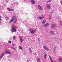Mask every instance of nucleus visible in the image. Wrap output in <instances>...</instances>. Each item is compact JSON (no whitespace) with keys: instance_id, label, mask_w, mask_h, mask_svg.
<instances>
[{"instance_id":"nucleus-1","label":"nucleus","mask_w":62,"mask_h":62,"mask_svg":"<svg viewBox=\"0 0 62 62\" xmlns=\"http://www.w3.org/2000/svg\"><path fill=\"white\" fill-rule=\"evenodd\" d=\"M14 21V23H16V22H17V19L16 18V16H13L12 17V18L11 19V20H10L9 21V23H12V22H13V21Z\"/></svg>"},{"instance_id":"nucleus-2","label":"nucleus","mask_w":62,"mask_h":62,"mask_svg":"<svg viewBox=\"0 0 62 62\" xmlns=\"http://www.w3.org/2000/svg\"><path fill=\"white\" fill-rule=\"evenodd\" d=\"M17 26L14 24H13L12 27V30L11 31L12 32H15L16 31L17 29Z\"/></svg>"},{"instance_id":"nucleus-3","label":"nucleus","mask_w":62,"mask_h":62,"mask_svg":"<svg viewBox=\"0 0 62 62\" xmlns=\"http://www.w3.org/2000/svg\"><path fill=\"white\" fill-rule=\"evenodd\" d=\"M30 31L31 33V34H33L34 33H35L37 31V30H33L32 28L30 29Z\"/></svg>"},{"instance_id":"nucleus-4","label":"nucleus","mask_w":62,"mask_h":62,"mask_svg":"<svg viewBox=\"0 0 62 62\" xmlns=\"http://www.w3.org/2000/svg\"><path fill=\"white\" fill-rule=\"evenodd\" d=\"M46 7L48 9H50L51 8V5L49 4L46 5Z\"/></svg>"},{"instance_id":"nucleus-5","label":"nucleus","mask_w":62,"mask_h":62,"mask_svg":"<svg viewBox=\"0 0 62 62\" xmlns=\"http://www.w3.org/2000/svg\"><path fill=\"white\" fill-rule=\"evenodd\" d=\"M38 6L39 10H42V8L41 7V6H40V5H38Z\"/></svg>"},{"instance_id":"nucleus-6","label":"nucleus","mask_w":62,"mask_h":62,"mask_svg":"<svg viewBox=\"0 0 62 62\" xmlns=\"http://www.w3.org/2000/svg\"><path fill=\"white\" fill-rule=\"evenodd\" d=\"M7 9L8 11H14V9H10V8H8Z\"/></svg>"},{"instance_id":"nucleus-7","label":"nucleus","mask_w":62,"mask_h":62,"mask_svg":"<svg viewBox=\"0 0 62 62\" xmlns=\"http://www.w3.org/2000/svg\"><path fill=\"white\" fill-rule=\"evenodd\" d=\"M43 48L45 50H46L47 51H49V49L48 48H47V47H46L44 46L43 47Z\"/></svg>"},{"instance_id":"nucleus-8","label":"nucleus","mask_w":62,"mask_h":62,"mask_svg":"<svg viewBox=\"0 0 62 62\" xmlns=\"http://www.w3.org/2000/svg\"><path fill=\"white\" fill-rule=\"evenodd\" d=\"M44 16H39L38 17V18L39 19V20H42V19H44Z\"/></svg>"},{"instance_id":"nucleus-9","label":"nucleus","mask_w":62,"mask_h":62,"mask_svg":"<svg viewBox=\"0 0 62 62\" xmlns=\"http://www.w3.org/2000/svg\"><path fill=\"white\" fill-rule=\"evenodd\" d=\"M56 26L55 24H53L52 25V27L53 28H54L56 27Z\"/></svg>"},{"instance_id":"nucleus-10","label":"nucleus","mask_w":62,"mask_h":62,"mask_svg":"<svg viewBox=\"0 0 62 62\" xmlns=\"http://www.w3.org/2000/svg\"><path fill=\"white\" fill-rule=\"evenodd\" d=\"M49 25V24L48 23H46V24H44L43 25V26L45 27V26H48Z\"/></svg>"},{"instance_id":"nucleus-11","label":"nucleus","mask_w":62,"mask_h":62,"mask_svg":"<svg viewBox=\"0 0 62 62\" xmlns=\"http://www.w3.org/2000/svg\"><path fill=\"white\" fill-rule=\"evenodd\" d=\"M4 53H2L0 57V58L1 59H2V58H3V56H4Z\"/></svg>"},{"instance_id":"nucleus-12","label":"nucleus","mask_w":62,"mask_h":62,"mask_svg":"<svg viewBox=\"0 0 62 62\" xmlns=\"http://www.w3.org/2000/svg\"><path fill=\"white\" fill-rule=\"evenodd\" d=\"M31 2L32 4H35V1L34 0H31Z\"/></svg>"},{"instance_id":"nucleus-13","label":"nucleus","mask_w":62,"mask_h":62,"mask_svg":"<svg viewBox=\"0 0 62 62\" xmlns=\"http://www.w3.org/2000/svg\"><path fill=\"white\" fill-rule=\"evenodd\" d=\"M61 19H59L58 17H57L56 19V21H61Z\"/></svg>"},{"instance_id":"nucleus-14","label":"nucleus","mask_w":62,"mask_h":62,"mask_svg":"<svg viewBox=\"0 0 62 62\" xmlns=\"http://www.w3.org/2000/svg\"><path fill=\"white\" fill-rule=\"evenodd\" d=\"M20 42L21 43H22L23 42V39L22 38H21V37H20Z\"/></svg>"},{"instance_id":"nucleus-15","label":"nucleus","mask_w":62,"mask_h":62,"mask_svg":"<svg viewBox=\"0 0 62 62\" xmlns=\"http://www.w3.org/2000/svg\"><path fill=\"white\" fill-rule=\"evenodd\" d=\"M46 22V20H43V21H42V24H44L45 23V22Z\"/></svg>"},{"instance_id":"nucleus-16","label":"nucleus","mask_w":62,"mask_h":62,"mask_svg":"<svg viewBox=\"0 0 62 62\" xmlns=\"http://www.w3.org/2000/svg\"><path fill=\"white\" fill-rule=\"evenodd\" d=\"M49 58H50V60L51 61V62H53V60H52V58L51 57V56H49Z\"/></svg>"},{"instance_id":"nucleus-17","label":"nucleus","mask_w":62,"mask_h":62,"mask_svg":"<svg viewBox=\"0 0 62 62\" xmlns=\"http://www.w3.org/2000/svg\"><path fill=\"white\" fill-rule=\"evenodd\" d=\"M46 57H47V54H45L44 55V58H46Z\"/></svg>"},{"instance_id":"nucleus-18","label":"nucleus","mask_w":62,"mask_h":62,"mask_svg":"<svg viewBox=\"0 0 62 62\" xmlns=\"http://www.w3.org/2000/svg\"><path fill=\"white\" fill-rule=\"evenodd\" d=\"M50 34H51V35H53V34H54V32H53V31H50Z\"/></svg>"},{"instance_id":"nucleus-19","label":"nucleus","mask_w":62,"mask_h":62,"mask_svg":"<svg viewBox=\"0 0 62 62\" xmlns=\"http://www.w3.org/2000/svg\"><path fill=\"white\" fill-rule=\"evenodd\" d=\"M29 51L31 53H32V50L30 48L29 49Z\"/></svg>"},{"instance_id":"nucleus-20","label":"nucleus","mask_w":62,"mask_h":62,"mask_svg":"<svg viewBox=\"0 0 62 62\" xmlns=\"http://www.w3.org/2000/svg\"><path fill=\"white\" fill-rule=\"evenodd\" d=\"M5 19L6 20H9V18L8 17H5Z\"/></svg>"},{"instance_id":"nucleus-21","label":"nucleus","mask_w":62,"mask_h":62,"mask_svg":"<svg viewBox=\"0 0 62 62\" xmlns=\"http://www.w3.org/2000/svg\"><path fill=\"white\" fill-rule=\"evenodd\" d=\"M37 62H41L40 61V59L39 58H38L37 59Z\"/></svg>"},{"instance_id":"nucleus-22","label":"nucleus","mask_w":62,"mask_h":62,"mask_svg":"<svg viewBox=\"0 0 62 62\" xmlns=\"http://www.w3.org/2000/svg\"><path fill=\"white\" fill-rule=\"evenodd\" d=\"M6 53H7V54H11L10 52H6Z\"/></svg>"},{"instance_id":"nucleus-23","label":"nucleus","mask_w":62,"mask_h":62,"mask_svg":"<svg viewBox=\"0 0 62 62\" xmlns=\"http://www.w3.org/2000/svg\"><path fill=\"white\" fill-rule=\"evenodd\" d=\"M52 1V0H48V1H47V3H48V2H51V1Z\"/></svg>"},{"instance_id":"nucleus-24","label":"nucleus","mask_w":62,"mask_h":62,"mask_svg":"<svg viewBox=\"0 0 62 62\" xmlns=\"http://www.w3.org/2000/svg\"><path fill=\"white\" fill-rule=\"evenodd\" d=\"M19 49H22V48L21 47V46H19Z\"/></svg>"},{"instance_id":"nucleus-25","label":"nucleus","mask_w":62,"mask_h":62,"mask_svg":"<svg viewBox=\"0 0 62 62\" xmlns=\"http://www.w3.org/2000/svg\"><path fill=\"white\" fill-rule=\"evenodd\" d=\"M13 39H14V40L15 39H16V37H15V36H14L13 37Z\"/></svg>"},{"instance_id":"nucleus-26","label":"nucleus","mask_w":62,"mask_h":62,"mask_svg":"<svg viewBox=\"0 0 62 62\" xmlns=\"http://www.w3.org/2000/svg\"><path fill=\"white\" fill-rule=\"evenodd\" d=\"M59 60L60 61H62V58H60Z\"/></svg>"},{"instance_id":"nucleus-27","label":"nucleus","mask_w":62,"mask_h":62,"mask_svg":"<svg viewBox=\"0 0 62 62\" xmlns=\"http://www.w3.org/2000/svg\"><path fill=\"white\" fill-rule=\"evenodd\" d=\"M51 19H52V17L50 16L49 18V20H51Z\"/></svg>"},{"instance_id":"nucleus-28","label":"nucleus","mask_w":62,"mask_h":62,"mask_svg":"<svg viewBox=\"0 0 62 62\" xmlns=\"http://www.w3.org/2000/svg\"><path fill=\"white\" fill-rule=\"evenodd\" d=\"M8 43H10V44L11 43V42L10 41H9L8 42Z\"/></svg>"},{"instance_id":"nucleus-29","label":"nucleus","mask_w":62,"mask_h":62,"mask_svg":"<svg viewBox=\"0 0 62 62\" xmlns=\"http://www.w3.org/2000/svg\"><path fill=\"white\" fill-rule=\"evenodd\" d=\"M60 24L61 25H62V23H60Z\"/></svg>"},{"instance_id":"nucleus-30","label":"nucleus","mask_w":62,"mask_h":62,"mask_svg":"<svg viewBox=\"0 0 62 62\" xmlns=\"http://www.w3.org/2000/svg\"><path fill=\"white\" fill-rule=\"evenodd\" d=\"M11 48H13L14 49H15V48L13 47H11Z\"/></svg>"},{"instance_id":"nucleus-31","label":"nucleus","mask_w":62,"mask_h":62,"mask_svg":"<svg viewBox=\"0 0 62 62\" xmlns=\"http://www.w3.org/2000/svg\"><path fill=\"white\" fill-rule=\"evenodd\" d=\"M1 16H0V21L1 20Z\"/></svg>"},{"instance_id":"nucleus-32","label":"nucleus","mask_w":62,"mask_h":62,"mask_svg":"<svg viewBox=\"0 0 62 62\" xmlns=\"http://www.w3.org/2000/svg\"><path fill=\"white\" fill-rule=\"evenodd\" d=\"M12 45H13V46H14V44H12Z\"/></svg>"},{"instance_id":"nucleus-33","label":"nucleus","mask_w":62,"mask_h":62,"mask_svg":"<svg viewBox=\"0 0 62 62\" xmlns=\"http://www.w3.org/2000/svg\"><path fill=\"white\" fill-rule=\"evenodd\" d=\"M27 62H29V61H28V60H27Z\"/></svg>"},{"instance_id":"nucleus-34","label":"nucleus","mask_w":62,"mask_h":62,"mask_svg":"<svg viewBox=\"0 0 62 62\" xmlns=\"http://www.w3.org/2000/svg\"><path fill=\"white\" fill-rule=\"evenodd\" d=\"M9 56H11V55H10Z\"/></svg>"},{"instance_id":"nucleus-35","label":"nucleus","mask_w":62,"mask_h":62,"mask_svg":"<svg viewBox=\"0 0 62 62\" xmlns=\"http://www.w3.org/2000/svg\"><path fill=\"white\" fill-rule=\"evenodd\" d=\"M38 39L39 41V40H39V39Z\"/></svg>"},{"instance_id":"nucleus-36","label":"nucleus","mask_w":62,"mask_h":62,"mask_svg":"<svg viewBox=\"0 0 62 62\" xmlns=\"http://www.w3.org/2000/svg\"><path fill=\"white\" fill-rule=\"evenodd\" d=\"M53 62V61H52V62Z\"/></svg>"}]
</instances>
